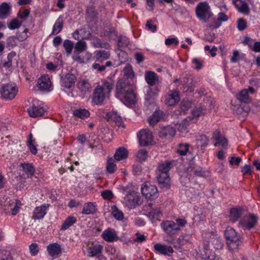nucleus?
<instances>
[{
    "label": "nucleus",
    "mask_w": 260,
    "mask_h": 260,
    "mask_svg": "<svg viewBox=\"0 0 260 260\" xmlns=\"http://www.w3.org/2000/svg\"><path fill=\"white\" fill-rule=\"evenodd\" d=\"M132 83L129 81L119 80L116 86V96L125 105H134L137 103L135 93L129 90Z\"/></svg>",
    "instance_id": "f257e3e1"
},
{
    "label": "nucleus",
    "mask_w": 260,
    "mask_h": 260,
    "mask_svg": "<svg viewBox=\"0 0 260 260\" xmlns=\"http://www.w3.org/2000/svg\"><path fill=\"white\" fill-rule=\"evenodd\" d=\"M224 236L229 249L231 251L238 250L242 243L240 234L235 229L229 226L225 230Z\"/></svg>",
    "instance_id": "f03ea898"
},
{
    "label": "nucleus",
    "mask_w": 260,
    "mask_h": 260,
    "mask_svg": "<svg viewBox=\"0 0 260 260\" xmlns=\"http://www.w3.org/2000/svg\"><path fill=\"white\" fill-rule=\"evenodd\" d=\"M113 89V84L108 81L104 82V86L96 87L93 92L92 102L95 105H101L105 98L104 90H107L108 93L110 92Z\"/></svg>",
    "instance_id": "7ed1b4c3"
},
{
    "label": "nucleus",
    "mask_w": 260,
    "mask_h": 260,
    "mask_svg": "<svg viewBox=\"0 0 260 260\" xmlns=\"http://www.w3.org/2000/svg\"><path fill=\"white\" fill-rule=\"evenodd\" d=\"M196 14L197 18L204 22L208 21L212 16L210 7L206 2L199 3L196 8Z\"/></svg>",
    "instance_id": "20e7f679"
},
{
    "label": "nucleus",
    "mask_w": 260,
    "mask_h": 260,
    "mask_svg": "<svg viewBox=\"0 0 260 260\" xmlns=\"http://www.w3.org/2000/svg\"><path fill=\"white\" fill-rule=\"evenodd\" d=\"M0 205L2 209L6 214L11 212L12 215H16L18 213L16 203L9 197H1Z\"/></svg>",
    "instance_id": "39448f33"
},
{
    "label": "nucleus",
    "mask_w": 260,
    "mask_h": 260,
    "mask_svg": "<svg viewBox=\"0 0 260 260\" xmlns=\"http://www.w3.org/2000/svg\"><path fill=\"white\" fill-rule=\"evenodd\" d=\"M141 192L143 196L150 200H154L158 197L157 188L155 185L147 182L141 186Z\"/></svg>",
    "instance_id": "423d86ee"
},
{
    "label": "nucleus",
    "mask_w": 260,
    "mask_h": 260,
    "mask_svg": "<svg viewBox=\"0 0 260 260\" xmlns=\"http://www.w3.org/2000/svg\"><path fill=\"white\" fill-rule=\"evenodd\" d=\"M124 202L126 206L131 209L140 206L142 203L139 193L135 191L128 193L124 198Z\"/></svg>",
    "instance_id": "0eeeda50"
},
{
    "label": "nucleus",
    "mask_w": 260,
    "mask_h": 260,
    "mask_svg": "<svg viewBox=\"0 0 260 260\" xmlns=\"http://www.w3.org/2000/svg\"><path fill=\"white\" fill-rule=\"evenodd\" d=\"M18 92V88L14 84H5L2 87V96L6 100L13 99Z\"/></svg>",
    "instance_id": "6e6552de"
},
{
    "label": "nucleus",
    "mask_w": 260,
    "mask_h": 260,
    "mask_svg": "<svg viewBox=\"0 0 260 260\" xmlns=\"http://www.w3.org/2000/svg\"><path fill=\"white\" fill-rule=\"evenodd\" d=\"M140 145L143 146L151 144L153 141V137L152 132L148 129H143L138 134Z\"/></svg>",
    "instance_id": "1a4fd4ad"
},
{
    "label": "nucleus",
    "mask_w": 260,
    "mask_h": 260,
    "mask_svg": "<svg viewBox=\"0 0 260 260\" xmlns=\"http://www.w3.org/2000/svg\"><path fill=\"white\" fill-rule=\"evenodd\" d=\"M37 84L39 89L43 91L49 92L53 89L50 77L47 75L40 77L38 80Z\"/></svg>",
    "instance_id": "9d476101"
},
{
    "label": "nucleus",
    "mask_w": 260,
    "mask_h": 260,
    "mask_svg": "<svg viewBox=\"0 0 260 260\" xmlns=\"http://www.w3.org/2000/svg\"><path fill=\"white\" fill-rule=\"evenodd\" d=\"M256 217L252 214L244 217L239 222V226L244 230H249L252 228L256 223Z\"/></svg>",
    "instance_id": "9b49d317"
},
{
    "label": "nucleus",
    "mask_w": 260,
    "mask_h": 260,
    "mask_svg": "<svg viewBox=\"0 0 260 260\" xmlns=\"http://www.w3.org/2000/svg\"><path fill=\"white\" fill-rule=\"evenodd\" d=\"M76 77L72 73H67L61 78V85L62 87L70 89L74 87L76 81Z\"/></svg>",
    "instance_id": "f8f14e48"
},
{
    "label": "nucleus",
    "mask_w": 260,
    "mask_h": 260,
    "mask_svg": "<svg viewBox=\"0 0 260 260\" xmlns=\"http://www.w3.org/2000/svg\"><path fill=\"white\" fill-rule=\"evenodd\" d=\"M161 226L168 234L173 235L180 230L179 226L172 221L167 220L161 224Z\"/></svg>",
    "instance_id": "ddd939ff"
},
{
    "label": "nucleus",
    "mask_w": 260,
    "mask_h": 260,
    "mask_svg": "<svg viewBox=\"0 0 260 260\" xmlns=\"http://www.w3.org/2000/svg\"><path fill=\"white\" fill-rule=\"evenodd\" d=\"M180 101L179 91L172 90L169 91L166 99V104L168 106H174Z\"/></svg>",
    "instance_id": "4468645a"
},
{
    "label": "nucleus",
    "mask_w": 260,
    "mask_h": 260,
    "mask_svg": "<svg viewBox=\"0 0 260 260\" xmlns=\"http://www.w3.org/2000/svg\"><path fill=\"white\" fill-rule=\"evenodd\" d=\"M205 107L204 106H200L193 109L191 115L185 118V121H190L191 123H196L197 121V118L204 113Z\"/></svg>",
    "instance_id": "2eb2a0df"
},
{
    "label": "nucleus",
    "mask_w": 260,
    "mask_h": 260,
    "mask_svg": "<svg viewBox=\"0 0 260 260\" xmlns=\"http://www.w3.org/2000/svg\"><path fill=\"white\" fill-rule=\"evenodd\" d=\"M49 207V205L44 204L40 206L37 207L33 212V218L39 219L44 217L46 214V210Z\"/></svg>",
    "instance_id": "dca6fc26"
},
{
    "label": "nucleus",
    "mask_w": 260,
    "mask_h": 260,
    "mask_svg": "<svg viewBox=\"0 0 260 260\" xmlns=\"http://www.w3.org/2000/svg\"><path fill=\"white\" fill-rule=\"evenodd\" d=\"M27 112L31 117L36 118L43 115L45 110L43 107L37 106L34 103L31 106L28 108Z\"/></svg>",
    "instance_id": "f3484780"
},
{
    "label": "nucleus",
    "mask_w": 260,
    "mask_h": 260,
    "mask_svg": "<svg viewBox=\"0 0 260 260\" xmlns=\"http://www.w3.org/2000/svg\"><path fill=\"white\" fill-rule=\"evenodd\" d=\"M157 179L160 187L168 189L170 186V179L168 174H158Z\"/></svg>",
    "instance_id": "a211bd4d"
},
{
    "label": "nucleus",
    "mask_w": 260,
    "mask_h": 260,
    "mask_svg": "<svg viewBox=\"0 0 260 260\" xmlns=\"http://www.w3.org/2000/svg\"><path fill=\"white\" fill-rule=\"evenodd\" d=\"M248 92L253 94L255 92V89L252 87H249L248 89H245L241 90L237 95V99L243 103L249 102L250 101V99Z\"/></svg>",
    "instance_id": "6ab92c4d"
},
{
    "label": "nucleus",
    "mask_w": 260,
    "mask_h": 260,
    "mask_svg": "<svg viewBox=\"0 0 260 260\" xmlns=\"http://www.w3.org/2000/svg\"><path fill=\"white\" fill-rule=\"evenodd\" d=\"M20 166L23 172L22 176H23L24 178H30L34 175L35 168L31 164H21Z\"/></svg>",
    "instance_id": "aec40b11"
},
{
    "label": "nucleus",
    "mask_w": 260,
    "mask_h": 260,
    "mask_svg": "<svg viewBox=\"0 0 260 260\" xmlns=\"http://www.w3.org/2000/svg\"><path fill=\"white\" fill-rule=\"evenodd\" d=\"M213 138L216 141L214 145L215 146H221L222 147L226 146L228 144L227 140L220 134L218 131H215L213 135Z\"/></svg>",
    "instance_id": "412c9836"
},
{
    "label": "nucleus",
    "mask_w": 260,
    "mask_h": 260,
    "mask_svg": "<svg viewBox=\"0 0 260 260\" xmlns=\"http://www.w3.org/2000/svg\"><path fill=\"white\" fill-rule=\"evenodd\" d=\"M47 250L51 256H54L61 252V246L56 243L50 244L47 246Z\"/></svg>",
    "instance_id": "4be33fe9"
},
{
    "label": "nucleus",
    "mask_w": 260,
    "mask_h": 260,
    "mask_svg": "<svg viewBox=\"0 0 260 260\" xmlns=\"http://www.w3.org/2000/svg\"><path fill=\"white\" fill-rule=\"evenodd\" d=\"M125 128V125L120 115L115 112V131L122 133Z\"/></svg>",
    "instance_id": "5701e85b"
},
{
    "label": "nucleus",
    "mask_w": 260,
    "mask_h": 260,
    "mask_svg": "<svg viewBox=\"0 0 260 260\" xmlns=\"http://www.w3.org/2000/svg\"><path fill=\"white\" fill-rule=\"evenodd\" d=\"M154 248L157 252L164 255H170L174 252L172 247L159 243L155 244Z\"/></svg>",
    "instance_id": "b1692460"
},
{
    "label": "nucleus",
    "mask_w": 260,
    "mask_h": 260,
    "mask_svg": "<svg viewBox=\"0 0 260 260\" xmlns=\"http://www.w3.org/2000/svg\"><path fill=\"white\" fill-rule=\"evenodd\" d=\"M103 246L100 244H92L87 248L89 256L93 257L100 254L103 250Z\"/></svg>",
    "instance_id": "393cba45"
},
{
    "label": "nucleus",
    "mask_w": 260,
    "mask_h": 260,
    "mask_svg": "<svg viewBox=\"0 0 260 260\" xmlns=\"http://www.w3.org/2000/svg\"><path fill=\"white\" fill-rule=\"evenodd\" d=\"M104 213L106 219L110 222L112 221L114 217V205H110L109 202H108L107 204L104 205Z\"/></svg>",
    "instance_id": "a878e982"
},
{
    "label": "nucleus",
    "mask_w": 260,
    "mask_h": 260,
    "mask_svg": "<svg viewBox=\"0 0 260 260\" xmlns=\"http://www.w3.org/2000/svg\"><path fill=\"white\" fill-rule=\"evenodd\" d=\"M77 87L83 94L89 92L91 89V85L88 80L85 79H82L79 81L77 83Z\"/></svg>",
    "instance_id": "bb28decb"
},
{
    "label": "nucleus",
    "mask_w": 260,
    "mask_h": 260,
    "mask_svg": "<svg viewBox=\"0 0 260 260\" xmlns=\"http://www.w3.org/2000/svg\"><path fill=\"white\" fill-rule=\"evenodd\" d=\"M145 80L147 83L152 86L154 85L158 81V77L154 72L148 71L145 74Z\"/></svg>",
    "instance_id": "cd10ccee"
},
{
    "label": "nucleus",
    "mask_w": 260,
    "mask_h": 260,
    "mask_svg": "<svg viewBox=\"0 0 260 260\" xmlns=\"http://www.w3.org/2000/svg\"><path fill=\"white\" fill-rule=\"evenodd\" d=\"M176 133L175 129L171 126H167L163 127L160 132V136L165 138L173 137Z\"/></svg>",
    "instance_id": "c85d7f7f"
},
{
    "label": "nucleus",
    "mask_w": 260,
    "mask_h": 260,
    "mask_svg": "<svg viewBox=\"0 0 260 260\" xmlns=\"http://www.w3.org/2000/svg\"><path fill=\"white\" fill-rule=\"evenodd\" d=\"M123 73L125 79H121L120 80H123V81H129L132 83L131 80L135 77V74L133 68L130 64H127L124 68Z\"/></svg>",
    "instance_id": "c756f323"
},
{
    "label": "nucleus",
    "mask_w": 260,
    "mask_h": 260,
    "mask_svg": "<svg viewBox=\"0 0 260 260\" xmlns=\"http://www.w3.org/2000/svg\"><path fill=\"white\" fill-rule=\"evenodd\" d=\"M128 156V151L124 147H120L115 152V160L120 161L125 159Z\"/></svg>",
    "instance_id": "7c9ffc66"
},
{
    "label": "nucleus",
    "mask_w": 260,
    "mask_h": 260,
    "mask_svg": "<svg viewBox=\"0 0 260 260\" xmlns=\"http://www.w3.org/2000/svg\"><path fill=\"white\" fill-rule=\"evenodd\" d=\"M172 162L166 161L160 163L157 168L158 174H168L169 171L172 168Z\"/></svg>",
    "instance_id": "2f4dec72"
},
{
    "label": "nucleus",
    "mask_w": 260,
    "mask_h": 260,
    "mask_svg": "<svg viewBox=\"0 0 260 260\" xmlns=\"http://www.w3.org/2000/svg\"><path fill=\"white\" fill-rule=\"evenodd\" d=\"M95 206L91 202H88L85 204L83 206L82 214L88 215L94 214L96 212Z\"/></svg>",
    "instance_id": "473e14b6"
},
{
    "label": "nucleus",
    "mask_w": 260,
    "mask_h": 260,
    "mask_svg": "<svg viewBox=\"0 0 260 260\" xmlns=\"http://www.w3.org/2000/svg\"><path fill=\"white\" fill-rule=\"evenodd\" d=\"M206 244H209L211 248H213L217 250H219L222 248L223 243L221 240L218 238H213L210 241H207Z\"/></svg>",
    "instance_id": "72a5a7b5"
},
{
    "label": "nucleus",
    "mask_w": 260,
    "mask_h": 260,
    "mask_svg": "<svg viewBox=\"0 0 260 260\" xmlns=\"http://www.w3.org/2000/svg\"><path fill=\"white\" fill-rule=\"evenodd\" d=\"M63 19L61 17H59L55 21L52 29L51 34L55 35L58 34L62 29Z\"/></svg>",
    "instance_id": "f704fd0d"
},
{
    "label": "nucleus",
    "mask_w": 260,
    "mask_h": 260,
    "mask_svg": "<svg viewBox=\"0 0 260 260\" xmlns=\"http://www.w3.org/2000/svg\"><path fill=\"white\" fill-rule=\"evenodd\" d=\"M102 238L106 241L112 242L114 241V231L112 229L105 230L102 234Z\"/></svg>",
    "instance_id": "c9c22d12"
},
{
    "label": "nucleus",
    "mask_w": 260,
    "mask_h": 260,
    "mask_svg": "<svg viewBox=\"0 0 260 260\" xmlns=\"http://www.w3.org/2000/svg\"><path fill=\"white\" fill-rule=\"evenodd\" d=\"M77 222V218L74 216H69L62 224L60 230L65 231Z\"/></svg>",
    "instance_id": "e433bc0d"
},
{
    "label": "nucleus",
    "mask_w": 260,
    "mask_h": 260,
    "mask_svg": "<svg viewBox=\"0 0 260 260\" xmlns=\"http://www.w3.org/2000/svg\"><path fill=\"white\" fill-rule=\"evenodd\" d=\"M242 210L238 208H232L230 210V220L236 222L241 216Z\"/></svg>",
    "instance_id": "4c0bfd02"
},
{
    "label": "nucleus",
    "mask_w": 260,
    "mask_h": 260,
    "mask_svg": "<svg viewBox=\"0 0 260 260\" xmlns=\"http://www.w3.org/2000/svg\"><path fill=\"white\" fill-rule=\"evenodd\" d=\"M10 7L6 3H3L0 6V19L6 18L10 11Z\"/></svg>",
    "instance_id": "58836bf2"
},
{
    "label": "nucleus",
    "mask_w": 260,
    "mask_h": 260,
    "mask_svg": "<svg viewBox=\"0 0 260 260\" xmlns=\"http://www.w3.org/2000/svg\"><path fill=\"white\" fill-rule=\"evenodd\" d=\"M32 135L30 133L29 135V139L27 142V145L29 149L33 154H36L37 153V149L36 144L35 140L32 138Z\"/></svg>",
    "instance_id": "ea45409f"
},
{
    "label": "nucleus",
    "mask_w": 260,
    "mask_h": 260,
    "mask_svg": "<svg viewBox=\"0 0 260 260\" xmlns=\"http://www.w3.org/2000/svg\"><path fill=\"white\" fill-rule=\"evenodd\" d=\"M161 211L159 208H153L147 214V216L151 219H158L161 217Z\"/></svg>",
    "instance_id": "a19ab883"
},
{
    "label": "nucleus",
    "mask_w": 260,
    "mask_h": 260,
    "mask_svg": "<svg viewBox=\"0 0 260 260\" xmlns=\"http://www.w3.org/2000/svg\"><path fill=\"white\" fill-rule=\"evenodd\" d=\"M148 157L147 151L144 149L139 150L136 154V160L138 161H145Z\"/></svg>",
    "instance_id": "79ce46f5"
},
{
    "label": "nucleus",
    "mask_w": 260,
    "mask_h": 260,
    "mask_svg": "<svg viewBox=\"0 0 260 260\" xmlns=\"http://www.w3.org/2000/svg\"><path fill=\"white\" fill-rule=\"evenodd\" d=\"M204 251L205 254L202 253V255L205 256V258L210 259H214L215 257L213 254V252H212V249H210V247L209 246V244H206L204 243Z\"/></svg>",
    "instance_id": "37998d69"
},
{
    "label": "nucleus",
    "mask_w": 260,
    "mask_h": 260,
    "mask_svg": "<svg viewBox=\"0 0 260 260\" xmlns=\"http://www.w3.org/2000/svg\"><path fill=\"white\" fill-rule=\"evenodd\" d=\"M161 115V113L160 111L155 112L154 114L148 119V121L150 124L151 125H153L157 123L160 120Z\"/></svg>",
    "instance_id": "c03bdc74"
},
{
    "label": "nucleus",
    "mask_w": 260,
    "mask_h": 260,
    "mask_svg": "<svg viewBox=\"0 0 260 260\" xmlns=\"http://www.w3.org/2000/svg\"><path fill=\"white\" fill-rule=\"evenodd\" d=\"M73 114L75 117L84 119L89 116V112L85 109H79L74 111Z\"/></svg>",
    "instance_id": "a18cd8bd"
},
{
    "label": "nucleus",
    "mask_w": 260,
    "mask_h": 260,
    "mask_svg": "<svg viewBox=\"0 0 260 260\" xmlns=\"http://www.w3.org/2000/svg\"><path fill=\"white\" fill-rule=\"evenodd\" d=\"M191 103L190 101L187 100H183L181 103L180 106V112L179 113L180 114H185L186 112L189 110V109L191 107Z\"/></svg>",
    "instance_id": "49530a36"
},
{
    "label": "nucleus",
    "mask_w": 260,
    "mask_h": 260,
    "mask_svg": "<svg viewBox=\"0 0 260 260\" xmlns=\"http://www.w3.org/2000/svg\"><path fill=\"white\" fill-rule=\"evenodd\" d=\"M189 144L187 143H180L178 145V148L177 149L178 153L182 155H185L188 151Z\"/></svg>",
    "instance_id": "de8ad7c7"
},
{
    "label": "nucleus",
    "mask_w": 260,
    "mask_h": 260,
    "mask_svg": "<svg viewBox=\"0 0 260 260\" xmlns=\"http://www.w3.org/2000/svg\"><path fill=\"white\" fill-rule=\"evenodd\" d=\"M115 219L119 221H121L123 223H125L127 219V218L124 216L123 212L119 210L115 206Z\"/></svg>",
    "instance_id": "09e8293b"
},
{
    "label": "nucleus",
    "mask_w": 260,
    "mask_h": 260,
    "mask_svg": "<svg viewBox=\"0 0 260 260\" xmlns=\"http://www.w3.org/2000/svg\"><path fill=\"white\" fill-rule=\"evenodd\" d=\"M86 44L84 41H78L75 46V51L77 53H81L82 51L86 50Z\"/></svg>",
    "instance_id": "8fccbe9b"
},
{
    "label": "nucleus",
    "mask_w": 260,
    "mask_h": 260,
    "mask_svg": "<svg viewBox=\"0 0 260 260\" xmlns=\"http://www.w3.org/2000/svg\"><path fill=\"white\" fill-rule=\"evenodd\" d=\"M63 46L68 55L70 54L74 47L73 43L69 40H66L63 42Z\"/></svg>",
    "instance_id": "3c124183"
},
{
    "label": "nucleus",
    "mask_w": 260,
    "mask_h": 260,
    "mask_svg": "<svg viewBox=\"0 0 260 260\" xmlns=\"http://www.w3.org/2000/svg\"><path fill=\"white\" fill-rule=\"evenodd\" d=\"M241 5L239 6L238 4L236 5L238 11L244 14H248L249 12V9L247 4L245 3H241Z\"/></svg>",
    "instance_id": "603ef678"
},
{
    "label": "nucleus",
    "mask_w": 260,
    "mask_h": 260,
    "mask_svg": "<svg viewBox=\"0 0 260 260\" xmlns=\"http://www.w3.org/2000/svg\"><path fill=\"white\" fill-rule=\"evenodd\" d=\"M96 56L99 60H105L109 58V54L105 50H101L97 52Z\"/></svg>",
    "instance_id": "864d4df0"
},
{
    "label": "nucleus",
    "mask_w": 260,
    "mask_h": 260,
    "mask_svg": "<svg viewBox=\"0 0 260 260\" xmlns=\"http://www.w3.org/2000/svg\"><path fill=\"white\" fill-rule=\"evenodd\" d=\"M129 44V41L126 37L121 36L119 38L118 41V46L119 48H122L127 46Z\"/></svg>",
    "instance_id": "5fc2aeb1"
},
{
    "label": "nucleus",
    "mask_w": 260,
    "mask_h": 260,
    "mask_svg": "<svg viewBox=\"0 0 260 260\" xmlns=\"http://www.w3.org/2000/svg\"><path fill=\"white\" fill-rule=\"evenodd\" d=\"M21 25V23L16 18H14L9 23L8 26L10 29L13 30L19 28Z\"/></svg>",
    "instance_id": "6e6d98bb"
},
{
    "label": "nucleus",
    "mask_w": 260,
    "mask_h": 260,
    "mask_svg": "<svg viewBox=\"0 0 260 260\" xmlns=\"http://www.w3.org/2000/svg\"><path fill=\"white\" fill-rule=\"evenodd\" d=\"M185 121L184 119L180 123L178 124V129L181 132L186 131L187 126L191 123L190 121Z\"/></svg>",
    "instance_id": "4d7b16f0"
},
{
    "label": "nucleus",
    "mask_w": 260,
    "mask_h": 260,
    "mask_svg": "<svg viewBox=\"0 0 260 260\" xmlns=\"http://www.w3.org/2000/svg\"><path fill=\"white\" fill-rule=\"evenodd\" d=\"M106 170L108 173H114V159L109 157L107 159Z\"/></svg>",
    "instance_id": "13d9d810"
},
{
    "label": "nucleus",
    "mask_w": 260,
    "mask_h": 260,
    "mask_svg": "<svg viewBox=\"0 0 260 260\" xmlns=\"http://www.w3.org/2000/svg\"><path fill=\"white\" fill-rule=\"evenodd\" d=\"M30 254L32 256L36 255L39 252V246L37 243H32L29 247Z\"/></svg>",
    "instance_id": "bf43d9fd"
},
{
    "label": "nucleus",
    "mask_w": 260,
    "mask_h": 260,
    "mask_svg": "<svg viewBox=\"0 0 260 260\" xmlns=\"http://www.w3.org/2000/svg\"><path fill=\"white\" fill-rule=\"evenodd\" d=\"M104 141L108 143L112 141L113 139V131L112 129H108L107 132L104 134Z\"/></svg>",
    "instance_id": "052dcab7"
},
{
    "label": "nucleus",
    "mask_w": 260,
    "mask_h": 260,
    "mask_svg": "<svg viewBox=\"0 0 260 260\" xmlns=\"http://www.w3.org/2000/svg\"><path fill=\"white\" fill-rule=\"evenodd\" d=\"M146 240V236L140 233H136L133 239L134 242L142 243Z\"/></svg>",
    "instance_id": "680f3d73"
},
{
    "label": "nucleus",
    "mask_w": 260,
    "mask_h": 260,
    "mask_svg": "<svg viewBox=\"0 0 260 260\" xmlns=\"http://www.w3.org/2000/svg\"><path fill=\"white\" fill-rule=\"evenodd\" d=\"M118 58L120 61V63H118V65H119L127 61L128 59V55L125 51H120L118 53Z\"/></svg>",
    "instance_id": "e2e57ef3"
},
{
    "label": "nucleus",
    "mask_w": 260,
    "mask_h": 260,
    "mask_svg": "<svg viewBox=\"0 0 260 260\" xmlns=\"http://www.w3.org/2000/svg\"><path fill=\"white\" fill-rule=\"evenodd\" d=\"M198 141L201 146H206L208 144L209 139L206 136L202 135L198 138Z\"/></svg>",
    "instance_id": "0e129e2a"
},
{
    "label": "nucleus",
    "mask_w": 260,
    "mask_h": 260,
    "mask_svg": "<svg viewBox=\"0 0 260 260\" xmlns=\"http://www.w3.org/2000/svg\"><path fill=\"white\" fill-rule=\"evenodd\" d=\"M86 12L88 18H94L96 16V13L95 11L94 8L92 7H88Z\"/></svg>",
    "instance_id": "69168bd1"
},
{
    "label": "nucleus",
    "mask_w": 260,
    "mask_h": 260,
    "mask_svg": "<svg viewBox=\"0 0 260 260\" xmlns=\"http://www.w3.org/2000/svg\"><path fill=\"white\" fill-rule=\"evenodd\" d=\"M237 27L239 30H244L247 27L246 21L243 19H238Z\"/></svg>",
    "instance_id": "338daca9"
},
{
    "label": "nucleus",
    "mask_w": 260,
    "mask_h": 260,
    "mask_svg": "<svg viewBox=\"0 0 260 260\" xmlns=\"http://www.w3.org/2000/svg\"><path fill=\"white\" fill-rule=\"evenodd\" d=\"M241 161V158L240 157H235L232 156L229 161V162L232 166H238Z\"/></svg>",
    "instance_id": "774afa93"
}]
</instances>
